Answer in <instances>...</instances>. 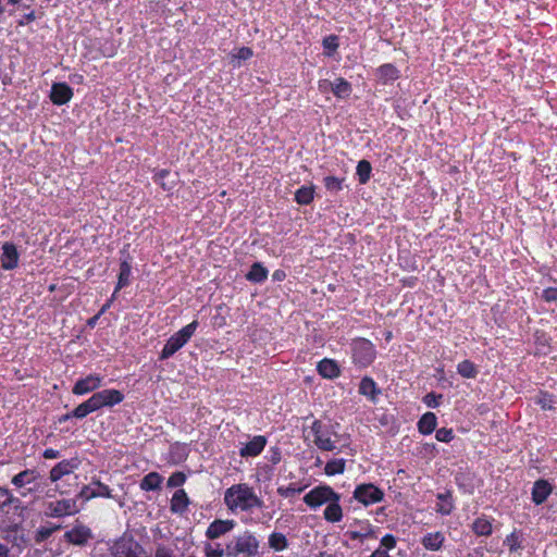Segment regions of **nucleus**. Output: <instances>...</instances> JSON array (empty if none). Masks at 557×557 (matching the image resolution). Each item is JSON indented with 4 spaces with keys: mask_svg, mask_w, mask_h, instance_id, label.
I'll list each match as a JSON object with an SVG mask.
<instances>
[{
    "mask_svg": "<svg viewBox=\"0 0 557 557\" xmlns=\"http://www.w3.org/2000/svg\"><path fill=\"white\" fill-rule=\"evenodd\" d=\"M436 511L441 515H449L454 509V502L449 492L437 495Z\"/></svg>",
    "mask_w": 557,
    "mask_h": 557,
    "instance_id": "30",
    "label": "nucleus"
},
{
    "mask_svg": "<svg viewBox=\"0 0 557 557\" xmlns=\"http://www.w3.org/2000/svg\"><path fill=\"white\" fill-rule=\"evenodd\" d=\"M235 527L234 520H221L216 519L211 522L206 531V536L209 540H215L222 535L231 532Z\"/></svg>",
    "mask_w": 557,
    "mask_h": 557,
    "instance_id": "16",
    "label": "nucleus"
},
{
    "mask_svg": "<svg viewBox=\"0 0 557 557\" xmlns=\"http://www.w3.org/2000/svg\"><path fill=\"white\" fill-rule=\"evenodd\" d=\"M354 498L368 507L382 502L384 492L372 483L359 484L354 491Z\"/></svg>",
    "mask_w": 557,
    "mask_h": 557,
    "instance_id": "9",
    "label": "nucleus"
},
{
    "mask_svg": "<svg viewBox=\"0 0 557 557\" xmlns=\"http://www.w3.org/2000/svg\"><path fill=\"white\" fill-rule=\"evenodd\" d=\"M337 424L324 423L322 421H314L311 425V433L313 435V443L315 446L325 451H332L335 449H349L350 448V436L348 434H338Z\"/></svg>",
    "mask_w": 557,
    "mask_h": 557,
    "instance_id": "1",
    "label": "nucleus"
},
{
    "mask_svg": "<svg viewBox=\"0 0 557 557\" xmlns=\"http://www.w3.org/2000/svg\"><path fill=\"white\" fill-rule=\"evenodd\" d=\"M269 546L274 549L275 552H282L284 550L287 545V539L283 533L280 532H273L269 535L268 539Z\"/></svg>",
    "mask_w": 557,
    "mask_h": 557,
    "instance_id": "36",
    "label": "nucleus"
},
{
    "mask_svg": "<svg viewBox=\"0 0 557 557\" xmlns=\"http://www.w3.org/2000/svg\"><path fill=\"white\" fill-rule=\"evenodd\" d=\"M458 373L466 379H474L478 375V369L470 360H463L457 366Z\"/></svg>",
    "mask_w": 557,
    "mask_h": 557,
    "instance_id": "39",
    "label": "nucleus"
},
{
    "mask_svg": "<svg viewBox=\"0 0 557 557\" xmlns=\"http://www.w3.org/2000/svg\"><path fill=\"white\" fill-rule=\"evenodd\" d=\"M77 466L75 459L60 461L51 469L50 480L52 482L60 481L62 478L72 474Z\"/></svg>",
    "mask_w": 557,
    "mask_h": 557,
    "instance_id": "20",
    "label": "nucleus"
},
{
    "mask_svg": "<svg viewBox=\"0 0 557 557\" xmlns=\"http://www.w3.org/2000/svg\"><path fill=\"white\" fill-rule=\"evenodd\" d=\"M444 542L445 536L440 531L426 533L421 540V544L423 545V547L432 552L440 550Z\"/></svg>",
    "mask_w": 557,
    "mask_h": 557,
    "instance_id": "24",
    "label": "nucleus"
},
{
    "mask_svg": "<svg viewBox=\"0 0 557 557\" xmlns=\"http://www.w3.org/2000/svg\"><path fill=\"white\" fill-rule=\"evenodd\" d=\"M344 178H339L336 176H326L324 177V186L331 193H338L343 189Z\"/></svg>",
    "mask_w": 557,
    "mask_h": 557,
    "instance_id": "42",
    "label": "nucleus"
},
{
    "mask_svg": "<svg viewBox=\"0 0 557 557\" xmlns=\"http://www.w3.org/2000/svg\"><path fill=\"white\" fill-rule=\"evenodd\" d=\"M252 57V50L248 47H242L232 53L233 60L245 61Z\"/></svg>",
    "mask_w": 557,
    "mask_h": 557,
    "instance_id": "45",
    "label": "nucleus"
},
{
    "mask_svg": "<svg viewBox=\"0 0 557 557\" xmlns=\"http://www.w3.org/2000/svg\"><path fill=\"white\" fill-rule=\"evenodd\" d=\"M0 557H9V549L3 544H0Z\"/></svg>",
    "mask_w": 557,
    "mask_h": 557,
    "instance_id": "61",
    "label": "nucleus"
},
{
    "mask_svg": "<svg viewBox=\"0 0 557 557\" xmlns=\"http://www.w3.org/2000/svg\"><path fill=\"white\" fill-rule=\"evenodd\" d=\"M504 545L508 548L510 553H516L523 548V535L519 530H513L510 534L506 536L504 540Z\"/></svg>",
    "mask_w": 557,
    "mask_h": 557,
    "instance_id": "25",
    "label": "nucleus"
},
{
    "mask_svg": "<svg viewBox=\"0 0 557 557\" xmlns=\"http://www.w3.org/2000/svg\"><path fill=\"white\" fill-rule=\"evenodd\" d=\"M60 456V453L55 449L48 448L44 451V457L46 459H55Z\"/></svg>",
    "mask_w": 557,
    "mask_h": 557,
    "instance_id": "58",
    "label": "nucleus"
},
{
    "mask_svg": "<svg viewBox=\"0 0 557 557\" xmlns=\"http://www.w3.org/2000/svg\"><path fill=\"white\" fill-rule=\"evenodd\" d=\"M197 327L198 322L193 321L191 323L187 324L178 332L173 334L164 345L160 355V359H168L171 356H173L177 350H180L191 338Z\"/></svg>",
    "mask_w": 557,
    "mask_h": 557,
    "instance_id": "6",
    "label": "nucleus"
},
{
    "mask_svg": "<svg viewBox=\"0 0 557 557\" xmlns=\"http://www.w3.org/2000/svg\"><path fill=\"white\" fill-rule=\"evenodd\" d=\"M371 534H372V530H371L370 525H368V528L364 532H362V531H350L349 532L350 539H352V540H362V539L370 536Z\"/></svg>",
    "mask_w": 557,
    "mask_h": 557,
    "instance_id": "51",
    "label": "nucleus"
},
{
    "mask_svg": "<svg viewBox=\"0 0 557 557\" xmlns=\"http://www.w3.org/2000/svg\"><path fill=\"white\" fill-rule=\"evenodd\" d=\"M319 373L326 379H334L338 376L339 369L335 361L331 359H323L318 364Z\"/></svg>",
    "mask_w": 557,
    "mask_h": 557,
    "instance_id": "26",
    "label": "nucleus"
},
{
    "mask_svg": "<svg viewBox=\"0 0 557 557\" xmlns=\"http://www.w3.org/2000/svg\"><path fill=\"white\" fill-rule=\"evenodd\" d=\"M341 496L337 494L335 499H332L323 512V517L327 522L335 523L343 519V509L339 505Z\"/></svg>",
    "mask_w": 557,
    "mask_h": 557,
    "instance_id": "22",
    "label": "nucleus"
},
{
    "mask_svg": "<svg viewBox=\"0 0 557 557\" xmlns=\"http://www.w3.org/2000/svg\"><path fill=\"white\" fill-rule=\"evenodd\" d=\"M314 197V186H302L295 194V200L299 205H309Z\"/></svg>",
    "mask_w": 557,
    "mask_h": 557,
    "instance_id": "35",
    "label": "nucleus"
},
{
    "mask_svg": "<svg viewBox=\"0 0 557 557\" xmlns=\"http://www.w3.org/2000/svg\"><path fill=\"white\" fill-rule=\"evenodd\" d=\"M90 397L97 410L103 407H113L124 400L123 393L114 388H108L96 392Z\"/></svg>",
    "mask_w": 557,
    "mask_h": 557,
    "instance_id": "12",
    "label": "nucleus"
},
{
    "mask_svg": "<svg viewBox=\"0 0 557 557\" xmlns=\"http://www.w3.org/2000/svg\"><path fill=\"white\" fill-rule=\"evenodd\" d=\"M186 476L182 472H174L168 480V485L171 487H178L184 484Z\"/></svg>",
    "mask_w": 557,
    "mask_h": 557,
    "instance_id": "46",
    "label": "nucleus"
},
{
    "mask_svg": "<svg viewBox=\"0 0 557 557\" xmlns=\"http://www.w3.org/2000/svg\"><path fill=\"white\" fill-rule=\"evenodd\" d=\"M260 543L253 533L245 531L234 536L226 545L230 557H256Z\"/></svg>",
    "mask_w": 557,
    "mask_h": 557,
    "instance_id": "3",
    "label": "nucleus"
},
{
    "mask_svg": "<svg viewBox=\"0 0 557 557\" xmlns=\"http://www.w3.org/2000/svg\"><path fill=\"white\" fill-rule=\"evenodd\" d=\"M370 557H391L388 553L383 548H376Z\"/></svg>",
    "mask_w": 557,
    "mask_h": 557,
    "instance_id": "59",
    "label": "nucleus"
},
{
    "mask_svg": "<svg viewBox=\"0 0 557 557\" xmlns=\"http://www.w3.org/2000/svg\"><path fill=\"white\" fill-rule=\"evenodd\" d=\"M323 46L325 49L335 50L338 47L337 38L330 36L323 40Z\"/></svg>",
    "mask_w": 557,
    "mask_h": 557,
    "instance_id": "54",
    "label": "nucleus"
},
{
    "mask_svg": "<svg viewBox=\"0 0 557 557\" xmlns=\"http://www.w3.org/2000/svg\"><path fill=\"white\" fill-rule=\"evenodd\" d=\"M552 399L549 397H547L546 395L544 396H541L539 399H537V404L541 405V407L543 409H550L552 408Z\"/></svg>",
    "mask_w": 557,
    "mask_h": 557,
    "instance_id": "57",
    "label": "nucleus"
},
{
    "mask_svg": "<svg viewBox=\"0 0 557 557\" xmlns=\"http://www.w3.org/2000/svg\"><path fill=\"white\" fill-rule=\"evenodd\" d=\"M203 552L206 557H223L226 549L224 550L221 544L206 543Z\"/></svg>",
    "mask_w": 557,
    "mask_h": 557,
    "instance_id": "43",
    "label": "nucleus"
},
{
    "mask_svg": "<svg viewBox=\"0 0 557 557\" xmlns=\"http://www.w3.org/2000/svg\"><path fill=\"white\" fill-rule=\"evenodd\" d=\"M437 419L433 412L424 413L419 422L418 428L422 434H431L436 428Z\"/></svg>",
    "mask_w": 557,
    "mask_h": 557,
    "instance_id": "29",
    "label": "nucleus"
},
{
    "mask_svg": "<svg viewBox=\"0 0 557 557\" xmlns=\"http://www.w3.org/2000/svg\"><path fill=\"white\" fill-rule=\"evenodd\" d=\"M188 497L184 490H177L171 499V510L173 512H183L188 506Z\"/></svg>",
    "mask_w": 557,
    "mask_h": 557,
    "instance_id": "28",
    "label": "nucleus"
},
{
    "mask_svg": "<svg viewBox=\"0 0 557 557\" xmlns=\"http://www.w3.org/2000/svg\"><path fill=\"white\" fill-rule=\"evenodd\" d=\"M267 445V438L262 435L253 436L239 450V455L244 458L256 457L261 454Z\"/></svg>",
    "mask_w": 557,
    "mask_h": 557,
    "instance_id": "18",
    "label": "nucleus"
},
{
    "mask_svg": "<svg viewBox=\"0 0 557 557\" xmlns=\"http://www.w3.org/2000/svg\"><path fill=\"white\" fill-rule=\"evenodd\" d=\"M435 437L440 442L448 443L453 440L454 434L450 429L442 428L436 431Z\"/></svg>",
    "mask_w": 557,
    "mask_h": 557,
    "instance_id": "48",
    "label": "nucleus"
},
{
    "mask_svg": "<svg viewBox=\"0 0 557 557\" xmlns=\"http://www.w3.org/2000/svg\"><path fill=\"white\" fill-rule=\"evenodd\" d=\"M129 277H131V265L128 264V262L126 261H123L120 265V274H119V281H117V285H116V288L113 293V297H115V294L123 287H125L126 285H128L129 283Z\"/></svg>",
    "mask_w": 557,
    "mask_h": 557,
    "instance_id": "38",
    "label": "nucleus"
},
{
    "mask_svg": "<svg viewBox=\"0 0 557 557\" xmlns=\"http://www.w3.org/2000/svg\"><path fill=\"white\" fill-rule=\"evenodd\" d=\"M52 533V530L49 529H42L39 531V534L42 539L48 537Z\"/></svg>",
    "mask_w": 557,
    "mask_h": 557,
    "instance_id": "62",
    "label": "nucleus"
},
{
    "mask_svg": "<svg viewBox=\"0 0 557 557\" xmlns=\"http://www.w3.org/2000/svg\"><path fill=\"white\" fill-rule=\"evenodd\" d=\"M113 298H114V297L112 296V297H111V299L108 301V304H106V305L102 307L101 312H104V311L110 307V305H111V302H112Z\"/></svg>",
    "mask_w": 557,
    "mask_h": 557,
    "instance_id": "63",
    "label": "nucleus"
},
{
    "mask_svg": "<svg viewBox=\"0 0 557 557\" xmlns=\"http://www.w3.org/2000/svg\"><path fill=\"white\" fill-rule=\"evenodd\" d=\"M375 348L373 344L364 338H359L352 343V359L361 368L368 367L375 359Z\"/></svg>",
    "mask_w": 557,
    "mask_h": 557,
    "instance_id": "8",
    "label": "nucleus"
},
{
    "mask_svg": "<svg viewBox=\"0 0 557 557\" xmlns=\"http://www.w3.org/2000/svg\"><path fill=\"white\" fill-rule=\"evenodd\" d=\"M552 493L550 484L545 480H539L532 488V500L536 504H543Z\"/></svg>",
    "mask_w": 557,
    "mask_h": 557,
    "instance_id": "23",
    "label": "nucleus"
},
{
    "mask_svg": "<svg viewBox=\"0 0 557 557\" xmlns=\"http://www.w3.org/2000/svg\"><path fill=\"white\" fill-rule=\"evenodd\" d=\"M286 274L282 270L274 271L272 277L274 281H283L285 278Z\"/></svg>",
    "mask_w": 557,
    "mask_h": 557,
    "instance_id": "60",
    "label": "nucleus"
},
{
    "mask_svg": "<svg viewBox=\"0 0 557 557\" xmlns=\"http://www.w3.org/2000/svg\"><path fill=\"white\" fill-rule=\"evenodd\" d=\"M543 298L546 301H555L557 300V289L556 288H547L543 292Z\"/></svg>",
    "mask_w": 557,
    "mask_h": 557,
    "instance_id": "56",
    "label": "nucleus"
},
{
    "mask_svg": "<svg viewBox=\"0 0 557 557\" xmlns=\"http://www.w3.org/2000/svg\"><path fill=\"white\" fill-rule=\"evenodd\" d=\"M113 557H149L144 548L128 537L116 541L112 547Z\"/></svg>",
    "mask_w": 557,
    "mask_h": 557,
    "instance_id": "11",
    "label": "nucleus"
},
{
    "mask_svg": "<svg viewBox=\"0 0 557 557\" xmlns=\"http://www.w3.org/2000/svg\"><path fill=\"white\" fill-rule=\"evenodd\" d=\"M337 493L327 485H321L312 488L304 496V502L310 508H318L322 505L329 504L332 499L336 498Z\"/></svg>",
    "mask_w": 557,
    "mask_h": 557,
    "instance_id": "10",
    "label": "nucleus"
},
{
    "mask_svg": "<svg viewBox=\"0 0 557 557\" xmlns=\"http://www.w3.org/2000/svg\"><path fill=\"white\" fill-rule=\"evenodd\" d=\"M95 497H111V491L108 485L102 484L99 481H94L88 485H85L81 492L77 494L76 498L79 504H84L85 502L95 498Z\"/></svg>",
    "mask_w": 557,
    "mask_h": 557,
    "instance_id": "13",
    "label": "nucleus"
},
{
    "mask_svg": "<svg viewBox=\"0 0 557 557\" xmlns=\"http://www.w3.org/2000/svg\"><path fill=\"white\" fill-rule=\"evenodd\" d=\"M333 84L334 82H331L329 79H321L318 83V88L322 94H326L329 91H333Z\"/></svg>",
    "mask_w": 557,
    "mask_h": 557,
    "instance_id": "53",
    "label": "nucleus"
},
{
    "mask_svg": "<svg viewBox=\"0 0 557 557\" xmlns=\"http://www.w3.org/2000/svg\"><path fill=\"white\" fill-rule=\"evenodd\" d=\"M91 536L89 528L85 525H75L72 530L65 533L66 540L75 545L85 544Z\"/></svg>",
    "mask_w": 557,
    "mask_h": 557,
    "instance_id": "21",
    "label": "nucleus"
},
{
    "mask_svg": "<svg viewBox=\"0 0 557 557\" xmlns=\"http://www.w3.org/2000/svg\"><path fill=\"white\" fill-rule=\"evenodd\" d=\"M332 92L339 99H346L351 94V85L342 77L336 78L333 84Z\"/></svg>",
    "mask_w": 557,
    "mask_h": 557,
    "instance_id": "33",
    "label": "nucleus"
},
{
    "mask_svg": "<svg viewBox=\"0 0 557 557\" xmlns=\"http://www.w3.org/2000/svg\"><path fill=\"white\" fill-rule=\"evenodd\" d=\"M15 511L21 509L20 498L12 495V493L3 487H0V529L9 530L17 525V519L10 515V510Z\"/></svg>",
    "mask_w": 557,
    "mask_h": 557,
    "instance_id": "4",
    "label": "nucleus"
},
{
    "mask_svg": "<svg viewBox=\"0 0 557 557\" xmlns=\"http://www.w3.org/2000/svg\"><path fill=\"white\" fill-rule=\"evenodd\" d=\"M494 521L493 517L481 515L473 520L471 530L478 536H490L494 531Z\"/></svg>",
    "mask_w": 557,
    "mask_h": 557,
    "instance_id": "17",
    "label": "nucleus"
},
{
    "mask_svg": "<svg viewBox=\"0 0 557 557\" xmlns=\"http://www.w3.org/2000/svg\"><path fill=\"white\" fill-rule=\"evenodd\" d=\"M95 411H97V408H96L91 397H89L87 400H85L84 403L78 405L72 411V416L77 418V419H83L86 416H88L89 413L95 412Z\"/></svg>",
    "mask_w": 557,
    "mask_h": 557,
    "instance_id": "37",
    "label": "nucleus"
},
{
    "mask_svg": "<svg viewBox=\"0 0 557 557\" xmlns=\"http://www.w3.org/2000/svg\"><path fill=\"white\" fill-rule=\"evenodd\" d=\"M372 166L367 160H361L357 165V176L360 184H366L370 180Z\"/></svg>",
    "mask_w": 557,
    "mask_h": 557,
    "instance_id": "41",
    "label": "nucleus"
},
{
    "mask_svg": "<svg viewBox=\"0 0 557 557\" xmlns=\"http://www.w3.org/2000/svg\"><path fill=\"white\" fill-rule=\"evenodd\" d=\"M345 467H346L345 459H342V458L332 459L326 462L324 472L326 475H330V476L341 474L345 471Z\"/></svg>",
    "mask_w": 557,
    "mask_h": 557,
    "instance_id": "40",
    "label": "nucleus"
},
{
    "mask_svg": "<svg viewBox=\"0 0 557 557\" xmlns=\"http://www.w3.org/2000/svg\"><path fill=\"white\" fill-rule=\"evenodd\" d=\"M83 507L77 498H63L46 504L45 515L48 517L60 518L77 513Z\"/></svg>",
    "mask_w": 557,
    "mask_h": 557,
    "instance_id": "7",
    "label": "nucleus"
},
{
    "mask_svg": "<svg viewBox=\"0 0 557 557\" xmlns=\"http://www.w3.org/2000/svg\"><path fill=\"white\" fill-rule=\"evenodd\" d=\"M268 273V270L261 263L256 262L246 274V278L253 283H261L267 280Z\"/></svg>",
    "mask_w": 557,
    "mask_h": 557,
    "instance_id": "31",
    "label": "nucleus"
},
{
    "mask_svg": "<svg viewBox=\"0 0 557 557\" xmlns=\"http://www.w3.org/2000/svg\"><path fill=\"white\" fill-rule=\"evenodd\" d=\"M73 97V91L65 83H55L52 85L50 99L57 106L69 102Z\"/></svg>",
    "mask_w": 557,
    "mask_h": 557,
    "instance_id": "19",
    "label": "nucleus"
},
{
    "mask_svg": "<svg viewBox=\"0 0 557 557\" xmlns=\"http://www.w3.org/2000/svg\"><path fill=\"white\" fill-rule=\"evenodd\" d=\"M156 557H175L172 549L160 546L156 550Z\"/></svg>",
    "mask_w": 557,
    "mask_h": 557,
    "instance_id": "55",
    "label": "nucleus"
},
{
    "mask_svg": "<svg viewBox=\"0 0 557 557\" xmlns=\"http://www.w3.org/2000/svg\"><path fill=\"white\" fill-rule=\"evenodd\" d=\"M104 377L97 373H90L85 377H82L76 381L73 386V394L75 395H85L90 392H94L103 385Z\"/></svg>",
    "mask_w": 557,
    "mask_h": 557,
    "instance_id": "14",
    "label": "nucleus"
},
{
    "mask_svg": "<svg viewBox=\"0 0 557 557\" xmlns=\"http://www.w3.org/2000/svg\"><path fill=\"white\" fill-rule=\"evenodd\" d=\"M359 393L368 398H370L371 400H374L376 395L380 393L377 387H376V384L375 382L366 376L361 380L360 382V385H359Z\"/></svg>",
    "mask_w": 557,
    "mask_h": 557,
    "instance_id": "32",
    "label": "nucleus"
},
{
    "mask_svg": "<svg viewBox=\"0 0 557 557\" xmlns=\"http://www.w3.org/2000/svg\"><path fill=\"white\" fill-rule=\"evenodd\" d=\"M396 546V539L392 534H386L382 537L380 546L377 548H383L387 553L389 549L395 548Z\"/></svg>",
    "mask_w": 557,
    "mask_h": 557,
    "instance_id": "47",
    "label": "nucleus"
},
{
    "mask_svg": "<svg viewBox=\"0 0 557 557\" xmlns=\"http://www.w3.org/2000/svg\"><path fill=\"white\" fill-rule=\"evenodd\" d=\"M304 486H296L295 484H289L288 486H280L277 488V493L280 496L288 498L296 494H299L304 491Z\"/></svg>",
    "mask_w": 557,
    "mask_h": 557,
    "instance_id": "44",
    "label": "nucleus"
},
{
    "mask_svg": "<svg viewBox=\"0 0 557 557\" xmlns=\"http://www.w3.org/2000/svg\"><path fill=\"white\" fill-rule=\"evenodd\" d=\"M20 255L14 244L4 243L0 257L1 267L4 270H13L18 265Z\"/></svg>",
    "mask_w": 557,
    "mask_h": 557,
    "instance_id": "15",
    "label": "nucleus"
},
{
    "mask_svg": "<svg viewBox=\"0 0 557 557\" xmlns=\"http://www.w3.org/2000/svg\"><path fill=\"white\" fill-rule=\"evenodd\" d=\"M441 399L442 395L429 393L424 396L423 401L429 408H436L440 405Z\"/></svg>",
    "mask_w": 557,
    "mask_h": 557,
    "instance_id": "49",
    "label": "nucleus"
},
{
    "mask_svg": "<svg viewBox=\"0 0 557 557\" xmlns=\"http://www.w3.org/2000/svg\"><path fill=\"white\" fill-rule=\"evenodd\" d=\"M161 483L162 476L157 472H150L141 480L140 488L144 491H154L160 487Z\"/></svg>",
    "mask_w": 557,
    "mask_h": 557,
    "instance_id": "34",
    "label": "nucleus"
},
{
    "mask_svg": "<svg viewBox=\"0 0 557 557\" xmlns=\"http://www.w3.org/2000/svg\"><path fill=\"white\" fill-rule=\"evenodd\" d=\"M379 79L384 84L399 78V71L393 64H383L377 69Z\"/></svg>",
    "mask_w": 557,
    "mask_h": 557,
    "instance_id": "27",
    "label": "nucleus"
},
{
    "mask_svg": "<svg viewBox=\"0 0 557 557\" xmlns=\"http://www.w3.org/2000/svg\"><path fill=\"white\" fill-rule=\"evenodd\" d=\"M267 458L269 459V461L272 465H276V463H278L281 461V451L278 450V448L273 447V448L270 449L269 455L267 456Z\"/></svg>",
    "mask_w": 557,
    "mask_h": 557,
    "instance_id": "52",
    "label": "nucleus"
},
{
    "mask_svg": "<svg viewBox=\"0 0 557 557\" xmlns=\"http://www.w3.org/2000/svg\"><path fill=\"white\" fill-rule=\"evenodd\" d=\"M74 82H76V83L83 82V76L78 75V74L74 75Z\"/></svg>",
    "mask_w": 557,
    "mask_h": 557,
    "instance_id": "64",
    "label": "nucleus"
},
{
    "mask_svg": "<svg viewBox=\"0 0 557 557\" xmlns=\"http://www.w3.org/2000/svg\"><path fill=\"white\" fill-rule=\"evenodd\" d=\"M223 500L232 512H247L262 506L261 498L256 494L253 487L247 483H237L226 488Z\"/></svg>",
    "mask_w": 557,
    "mask_h": 557,
    "instance_id": "2",
    "label": "nucleus"
},
{
    "mask_svg": "<svg viewBox=\"0 0 557 557\" xmlns=\"http://www.w3.org/2000/svg\"><path fill=\"white\" fill-rule=\"evenodd\" d=\"M169 175V171L166 170H161L159 171L158 173H156L154 175V182L160 184L162 186L163 189H166V190H170L172 189V186L171 185H168L164 181H165V176Z\"/></svg>",
    "mask_w": 557,
    "mask_h": 557,
    "instance_id": "50",
    "label": "nucleus"
},
{
    "mask_svg": "<svg viewBox=\"0 0 557 557\" xmlns=\"http://www.w3.org/2000/svg\"><path fill=\"white\" fill-rule=\"evenodd\" d=\"M40 474L35 469H26L15 474L11 483L20 496L27 497L41 491L39 483Z\"/></svg>",
    "mask_w": 557,
    "mask_h": 557,
    "instance_id": "5",
    "label": "nucleus"
}]
</instances>
